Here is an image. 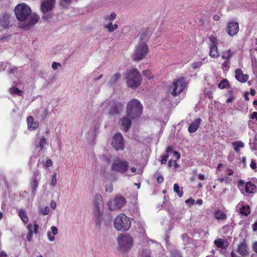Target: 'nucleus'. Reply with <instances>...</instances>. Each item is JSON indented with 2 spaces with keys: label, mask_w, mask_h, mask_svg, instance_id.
<instances>
[{
  "label": "nucleus",
  "mask_w": 257,
  "mask_h": 257,
  "mask_svg": "<svg viewBox=\"0 0 257 257\" xmlns=\"http://www.w3.org/2000/svg\"><path fill=\"white\" fill-rule=\"evenodd\" d=\"M226 173L227 175L231 176L233 174V171L231 169H228L226 170Z\"/></svg>",
  "instance_id": "0e129e2a"
},
{
  "label": "nucleus",
  "mask_w": 257,
  "mask_h": 257,
  "mask_svg": "<svg viewBox=\"0 0 257 257\" xmlns=\"http://www.w3.org/2000/svg\"><path fill=\"white\" fill-rule=\"evenodd\" d=\"M232 145L233 147L234 151L236 153H238L240 151V149L244 147V144L240 141L232 142Z\"/></svg>",
  "instance_id": "bb28decb"
},
{
  "label": "nucleus",
  "mask_w": 257,
  "mask_h": 257,
  "mask_svg": "<svg viewBox=\"0 0 257 257\" xmlns=\"http://www.w3.org/2000/svg\"><path fill=\"white\" fill-rule=\"evenodd\" d=\"M0 257H8L7 253L4 251H0Z\"/></svg>",
  "instance_id": "69168bd1"
},
{
  "label": "nucleus",
  "mask_w": 257,
  "mask_h": 257,
  "mask_svg": "<svg viewBox=\"0 0 257 257\" xmlns=\"http://www.w3.org/2000/svg\"><path fill=\"white\" fill-rule=\"evenodd\" d=\"M44 165L47 168L52 166V161L50 159L47 160Z\"/></svg>",
  "instance_id": "603ef678"
},
{
  "label": "nucleus",
  "mask_w": 257,
  "mask_h": 257,
  "mask_svg": "<svg viewBox=\"0 0 257 257\" xmlns=\"http://www.w3.org/2000/svg\"><path fill=\"white\" fill-rule=\"evenodd\" d=\"M126 203L125 198L120 195H116L113 199H110L106 206L110 211H117L123 207Z\"/></svg>",
  "instance_id": "6e6552de"
},
{
  "label": "nucleus",
  "mask_w": 257,
  "mask_h": 257,
  "mask_svg": "<svg viewBox=\"0 0 257 257\" xmlns=\"http://www.w3.org/2000/svg\"><path fill=\"white\" fill-rule=\"evenodd\" d=\"M249 117L251 119H255L257 120V112H253L250 115Z\"/></svg>",
  "instance_id": "bf43d9fd"
},
{
  "label": "nucleus",
  "mask_w": 257,
  "mask_h": 257,
  "mask_svg": "<svg viewBox=\"0 0 257 257\" xmlns=\"http://www.w3.org/2000/svg\"><path fill=\"white\" fill-rule=\"evenodd\" d=\"M31 9L26 4L18 5L15 8V13L18 20L25 21L23 28L29 29L34 27L38 22L39 16L36 13H31Z\"/></svg>",
  "instance_id": "f257e3e1"
},
{
  "label": "nucleus",
  "mask_w": 257,
  "mask_h": 257,
  "mask_svg": "<svg viewBox=\"0 0 257 257\" xmlns=\"http://www.w3.org/2000/svg\"><path fill=\"white\" fill-rule=\"evenodd\" d=\"M9 15L8 14H4L0 19V24L4 28H7L9 25Z\"/></svg>",
  "instance_id": "a878e982"
},
{
  "label": "nucleus",
  "mask_w": 257,
  "mask_h": 257,
  "mask_svg": "<svg viewBox=\"0 0 257 257\" xmlns=\"http://www.w3.org/2000/svg\"><path fill=\"white\" fill-rule=\"evenodd\" d=\"M27 121L29 130H34L38 127V123L36 121H34L33 117L31 116L27 117Z\"/></svg>",
  "instance_id": "b1692460"
},
{
  "label": "nucleus",
  "mask_w": 257,
  "mask_h": 257,
  "mask_svg": "<svg viewBox=\"0 0 257 257\" xmlns=\"http://www.w3.org/2000/svg\"><path fill=\"white\" fill-rule=\"evenodd\" d=\"M143 107L137 99L130 100L127 105L126 114L132 119L140 117L143 112Z\"/></svg>",
  "instance_id": "f03ea898"
},
{
  "label": "nucleus",
  "mask_w": 257,
  "mask_h": 257,
  "mask_svg": "<svg viewBox=\"0 0 257 257\" xmlns=\"http://www.w3.org/2000/svg\"><path fill=\"white\" fill-rule=\"evenodd\" d=\"M209 55L213 58H217L219 56L218 49L216 45H210Z\"/></svg>",
  "instance_id": "7c9ffc66"
},
{
  "label": "nucleus",
  "mask_w": 257,
  "mask_h": 257,
  "mask_svg": "<svg viewBox=\"0 0 257 257\" xmlns=\"http://www.w3.org/2000/svg\"><path fill=\"white\" fill-rule=\"evenodd\" d=\"M252 229L254 231H257V222L252 225Z\"/></svg>",
  "instance_id": "338daca9"
},
{
  "label": "nucleus",
  "mask_w": 257,
  "mask_h": 257,
  "mask_svg": "<svg viewBox=\"0 0 257 257\" xmlns=\"http://www.w3.org/2000/svg\"><path fill=\"white\" fill-rule=\"evenodd\" d=\"M186 87V82L184 78L174 80L170 85L168 91L173 96H177L183 91Z\"/></svg>",
  "instance_id": "0eeeda50"
},
{
  "label": "nucleus",
  "mask_w": 257,
  "mask_h": 257,
  "mask_svg": "<svg viewBox=\"0 0 257 257\" xmlns=\"http://www.w3.org/2000/svg\"><path fill=\"white\" fill-rule=\"evenodd\" d=\"M125 80L128 87L136 88L142 82L141 75L137 69H133L126 73Z\"/></svg>",
  "instance_id": "20e7f679"
},
{
  "label": "nucleus",
  "mask_w": 257,
  "mask_h": 257,
  "mask_svg": "<svg viewBox=\"0 0 257 257\" xmlns=\"http://www.w3.org/2000/svg\"><path fill=\"white\" fill-rule=\"evenodd\" d=\"M56 202L54 201V200H52L51 201V204H50V206H51V207L53 209H55L56 207Z\"/></svg>",
  "instance_id": "680f3d73"
},
{
  "label": "nucleus",
  "mask_w": 257,
  "mask_h": 257,
  "mask_svg": "<svg viewBox=\"0 0 257 257\" xmlns=\"http://www.w3.org/2000/svg\"><path fill=\"white\" fill-rule=\"evenodd\" d=\"M18 216L20 217L22 221L26 224L29 221V218L26 211L22 208H20L17 210Z\"/></svg>",
  "instance_id": "393cba45"
},
{
  "label": "nucleus",
  "mask_w": 257,
  "mask_h": 257,
  "mask_svg": "<svg viewBox=\"0 0 257 257\" xmlns=\"http://www.w3.org/2000/svg\"><path fill=\"white\" fill-rule=\"evenodd\" d=\"M10 92L12 95L21 96L22 94V92L21 90L19 89L18 88L14 87H12L10 89Z\"/></svg>",
  "instance_id": "c9c22d12"
},
{
  "label": "nucleus",
  "mask_w": 257,
  "mask_h": 257,
  "mask_svg": "<svg viewBox=\"0 0 257 257\" xmlns=\"http://www.w3.org/2000/svg\"><path fill=\"white\" fill-rule=\"evenodd\" d=\"M202 65V63L200 61L196 62L192 64V68L193 69H197L200 68Z\"/></svg>",
  "instance_id": "37998d69"
},
{
  "label": "nucleus",
  "mask_w": 257,
  "mask_h": 257,
  "mask_svg": "<svg viewBox=\"0 0 257 257\" xmlns=\"http://www.w3.org/2000/svg\"><path fill=\"white\" fill-rule=\"evenodd\" d=\"M239 31L238 24L236 22H230L227 24L226 32L228 35L233 37L236 35Z\"/></svg>",
  "instance_id": "dca6fc26"
},
{
  "label": "nucleus",
  "mask_w": 257,
  "mask_h": 257,
  "mask_svg": "<svg viewBox=\"0 0 257 257\" xmlns=\"http://www.w3.org/2000/svg\"><path fill=\"white\" fill-rule=\"evenodd\" d=\"M233 52L229 49L222 53V58L223 59H226L227 60H229L233 55Z\"/></svg>",
  "instance_id": "f704fd0d"
},
{
  "label": "nucleus",
  "mask_w": 257,
  "mask_h": 257,
  "mask_svg": "<svg viewBox=\"0 0 257 257\" xmlns=\"http://www.w3.org/2000/svg\"><path fill=\"white\" fill-rule=\"evenodd\" d=\"M120 74L116 73L110 76L107 78V83L109 85H112L114 84L116 81L120 78Z\"/></svg>",
  "instance_id": "cd10ccee"
},
{
  "label": "nucleus",
  "mask_w": 257,
  "mask_h": 257,
  "mask_svg": "<svg viewBox=\"0 0 257 257\" xmlns=\"http://www.w3.org/2000/svg\"><path fill=\"white\" fill-rule=\"evenodd\" d=\"M238 188L243 194H249L255 191L256 186L254 184L250 182H244L240 180L238 182Z\"/></svg>",
  "instance_id": "f8f14e48"
},
{
  "label": "nucleus",
  "mask_w": 257,
  "mask_h": 257,
  "mask_svg": "<svg viewBox=\"0 0 257 257\" xmlns=\"http://www.w3.org/2000/svg\"><path fill=\"white\" fill-rule=\"evenodd\" d=\"M172 257H182L180 252L177 251H174L172 253Z\"/></svg>",
  "instance_id": "5fc2aeb1"
},
{
  "label": "nucleus",
  "mask_w": 257,
  "mask_h": 257,
  "mask_svg": "<svg viewBox=\"0 0 257 257\" xmlns=\"http://www.w3.org/2000/svg\"><path fill=\"white\" fill-rule=\"evenodd\" d=\"M229 83L227 79H222L220 83L218 84V87L221 89L227 88L229 87Z\"/></svg>",
  "instance_id": "72a5a7b5"
},
{
  "label": "nucleus",
  "mask_w": 257,
  "mask_h": 257,
  "mask_svg": "<svg viewBox=\"0 0 257 257\" xmlns=\"http://www.w3.org/2000/svg\"><path fill=\"white\" fill-rule=\"evenodd\" d=\"M253 248L254 251L257 253V242H255L253 243Z\"/></svg>",
  "instance_id": "774afa93"
},
{
  "label": "nucleus",
  "mask_w": 257,
  "mask_h": 257,
  "mask_svg": "<svg viewBox=\"0 0 257 257\" xmlns=\"http://www.w3.org/2000/svg\"><path fill=\"white\" fill-rule=\"evenodd\" d=\"M48 114V109L47 108H44L42 110V114H41V116L43 118H45V117H46L47 116Z\"/></svg>",
  "instance_id": "8fccbe9b"
},
{
  "label": "nucleus",
  "mask_w": 257,
  "mask_h": 257,
  "mask_svg": "<svg viewBox=\"0 0 257 257\" xmlns=\"http://www.w3.org/2000/svg\"><path fill=\"white\" fill-rule=\"evenodd\" d=\"M57 182V173H54L52 176V179L51 181L50 182V185L54 187L55 185L56 184Z\"/></svg>",
  "instance_id": "ea45409f"
},
{
  "label": "nucleus",
  "mask_w": 257,
  "mask_h": 257,
  "mask_svg": "<svg viewBox=\"0 0 257 257\" xmlns=\"http://www.w3.org/2000/svg\"><path fill=\"white\" fill-rule=\"evenodd\" d=\"M236 210L239 214L247 216L250 213V207L243 202H239L236 206Z\"/></svg>",
  "instance_id": "2eb2a0df"
},
{
  "label": "nucleus",
  "mask_w": 257,
  "mask_h": 257,
  "mask_svg": "<svg viewBox=\"0 0 257 257\" xmlns=\"http://www.w3.org/2000/svg\"><path fill=\"white\" fill-rule=\"evenodd\" d=\"M148 53L149 48L146 43L140 42L134 49L133 59L136 61H140L146 58Z\"/></svg>",
  "instance_id": "423d86ee"
},
{
  "label": "nucleus",
  "mask_w": 257,
  "mask_h": 257,
  "mask_svg": "<svg viewBox=\"0 0 257 257\" xmlns=\"http://www.w3.org/2000/svg\"><path fill=\"white\" fill-rule=\"evenodd\" d=\"M121 128L124 132H127L130 127L132 121L126 116L122 117L119 122Z\"/></svg>",
  "instance_id": "aec40b11"
},
{
  "label": "nucleus",
  "mask_w": 257,
  "mask_h": 257,
  "mask_svg": "<svg viewBox=\"0 0 257 257\" xmlns=\"http://www.w3.org/2000/svg\"><path fill=\"white\" fill-rule=\"evenodd\" d=\"M168 159H169V157H167V154L164 155L161 160V164H164L166 163Z\"/></svg>",
  "instance_id": "6e6d98bb"
},
{
  "label": "nucleus",
  "mask_w": 257,
  "mask_h": 257,
  "mask_svg": "<svg viewBox=\"0 0 257 257\" xmlns=\"http://www.w3.org/2000/svg\"><path fill=\"white\" fill-rule=\"evenodd\" d=\"M33 236V232L29 231L27 235V239L28 241H31Z\"/></svg>",
  "instance_id": "4d7b16f0"
},
{
  "label": "nucleus",
  "mask_w": 257,
  "mask_h": 257,
  "mask_svg": "<svg viewBox=\"0 0 257 257\" xmlns=\"http://www.w3.org/2000/svg\"><path fill=\"white\" fill-rule=\"evenodd\" d=\"M50 231H48L47 236L49 241L53 242L55 240V235L58 234V228L54 226L51 227Z\"/></svg>",
  "instance_id": "5701e85b"
},
{
  "label": "nucleus",
  "mask_w": 257,
  "mask_h": 257,
  "mask_svg": "<svg viewBox=\"0 0 257 257\" xmlns=\"http://www.w3.org/2000/svg\"><path fill=\"white\" fill-rule=\"evenodd\" d=\"M18 68L16 67H13L12 68H10V72L9 73H11V74H15L17 72V70H18Z\"/></svg>",
  "instance_id": "864d4df0"
},
{
  "label": "nucleus",
  "mask_w": 257,
  "mask_h": 257,
  "mask_svg": "<svg viewBox=\"0 0 257 257\" xmlns=\"http://www.w3.org/2000/svg\"><path fill=\"white\" fill-rule=\"evenodd\" d=\"M195 200L192 199V198H190L185 200V203L188 204L189 206L192 205L195 203Z\"/></svg>",
  "instance_id": "de8ad7c7"
},
{
  "label": "nucleus",
  "mask_w": 257,
  "mask_h": 257,
  "mask_svg": "<svg viewBox=\"0 0 257 257\" xmlns=\"http://www.w3.org/2000/svg\"><path fill=\"white\" fill-rule=\"evenodd\" d=\"M250 167H251V169H252L253 170L255 169L256 168V163L253 160H251V163L250 164Z\"/></svg>",
  "instance_id": "13d9d810"
},
{
  "label": "nucleus",
  "mask_w": 257,
  "mask_h": 257,
  "mask_svg": "<svg viewBox=\"0 0 257 257\" xmlns=\"http://www.w3.org/2000/svg\"><path fill=\"white\" fill-rule=\"evenodd\" d=\"M46 139L44 137H42L41 138H40L38 143L36 146V149L38 150V151H41L44 147V146L46 145Z\"/></svg>",
  "instance_id": "2f4dec72"
},
{
  "label": "nucleus",
  "mask_w": 257,
  "mask_h": 257,
  "mask_svg": "<svg viewBox=\"0 0 257 257\" xmlns=\"http://www.w3.org/2000/svg\"><path fill=\"white\" fill-rule=\"evenodd\" d=\"M93 213L95 217L99 220L103 213V201L101 194L97 193L93 200Z\"/></svg>",
  "instance_id": "1a4fd4ad"
},
{
  "label": "nucleus",
  "mask_w": 257,
  "mask_h": 257,
  "mask_svg": "<svg viewBox=\"0 0 257 257\" xmlns=\"http://www.w3.org/2000/svg\"><path fill=\"white\" fill-rule=\"evenodd\" d=\"M128 168V162L120 159H117L114 161L111 166L112 171L122 174L127 173Z\"/></svg>",
  "instance_id": "9d476101"
},
{
  "label": "nucleus",
  "mask_w": 257,
  "mask_h": 257,
  "mask_svg": "<svg viewBox=\"0 0 257 257\" xmlns=\"http://www.w3.org/2000/svg\"><path fill=\"white\" fill-rule=\"evenodd\" d=\"M155 177L157 179L158 183H162L164 181V177L160 172H156L154 174Z\"/></svg>",
  "instance_id": "58836bf2"
},
{
  "label": "nucleus",
  "mask_w": 257,
  "mask_h": 257,
  "mask_svg": "<svg viewBox=\"0 0 257 257\" xmlns=\"http://www.w3.org/2000/svg\"><path fill=\"white\" fill-rule=\"evenodd\" d=\"M167 157H169V159H171L173 161V165L175 168L178 167L176 162L180 158L179 154L176 151H172L170 148H168L166 151Z\"/></svg>",
  "instance_id": "f3484780"
},
{
  "label": "nucleus",
  "mask_w": 257,
  "mask_h": 257,
  "mask_svg": "<svg viewBox=\"0 0 257 257\" xmlns=\"http://www.w3.org/2000/svg\"><path fill=\"white\" fill-rule=\"evenodd\" d=\"M122 104L118 103L116 104L113 101L106 100L104 101L100 105V107L105 110H107L110 115H114L118 114L119 111L118 107H121Z\"/></svg>",
  "instance_id": "9b49d317"
},
{
  "label": "nucleus",
  "mask_w": 257,
  "mask_h": 257,
  "mask_svg": "<svg viewBox=\"0 0 257 257\" xmlns=\"http://www.w3.org/2000/svg\"><path fill=\"white\" fill-rule=\"evenodd\" d=\"M235 78L241 83L246 82L249 79V76L246 74H244L241 69L237 68L235 70Z\"/></svg>",
  "instance_id": "6ab92c4d"
},
{
  "label": "nucleus",
  "mask_w": 257,
  "mask_h": 257,
  "mask_svg": "<svg viewBox=\"0 0 257 257\" xmlns=\"http://www.w3.org/2000/svg\"><path fill=\"white\" fill-rule=\"evenodd\" d=\"M137 171V170L136 168H135L134 167H132L131 168V173H130L127 172V173H125V174L126 176H131L133 175L134 173H136Z\"/></svg>",
  "instance_id": "49530a36"
},
{
  "label": "nucleus",
  "mask_w": 257,
  "mask_h": 257,
  "mask_svg": "<svg viewBox=\"0 0 257 257\" xmlns=\"http://www.w3.org/2000/svg\"><path fill=\"white\" fill-rule=\"evenodd\" d=\"M215 245L219 248H224V241L221 238H217L215 239L214 241Z\"/></svg>",
  "instance_id": "e433bc0d"
},
{
  "label": "nucleus",
  "mask_w": 257,
  "mask_h": 257,
  "mask_svg": "<svg viewBox=\"0 0 257 257\" xmlns=\"http://www.w3.org/2000/svg\"><path fill=\"white\" fill-rule=\"evenodd\" d=\"M41 179V173L38 170L34 171L31 183V188L33 195H35L36 189L39 185V182Z\"/></svg>",
  "instance_id": "4468645a"
},
{
  "label": "nucleus",
  "mask_w": 257,
  "mask_h": 257,
  "mask_svg": "<svg viewBox=\"0 0 257 257\" xmlns=\"http://www.w3.org/2000/svg\"><path fill=\"white\" fill-rule=\"evenodd\" d=\"M116 18V14L114 12H111L109 15H105L104 19L106 22H111L114 20Z\"/></svg>",
  "instance_id": "4c0bfd02"
},
{
  "label": "nucleus",
  "mask_w": 257,
  "mask_h": 257,
  "mask_svg": "<svg viewBox=\"0 0 257 257\" xmlns=\"http://www.w3.org/2000/svg\"><path fill=\"white\" fill-rule=\"evenodd\" d=\"M55 0H44L41 4V11L43 13L50 11L54 6Z\"/></svg>",
  "instance_id": "a211bd4d"
},
{
  "label": "nucleus",
  "mask_w": 257,
  "mask_h": 257,
  "mask_svg": "<svg viewBox=\"0 0 257 257\" xmlns=\"http://www.w3.org/2000/svg\"><path fill=\"white\" fill-rule=\"evenodd\" d=\"M210 42L211 43V45H216L218 43L217 38L214 36H210L209 37Z\"/></svg>",
  "instance_id": "79ce46f5"
},
{
  "label": "nucleus",
  "mask_w": 257,
  "mask_h": 257,
  "mask_svg": "<svg viewBox=\"0 0 257 257\" xmlns=\"http://www.w3.org/2000/svg\"><path fill=\"white\" fill-rule=\"evenodd\" d=\"M198 178L200 180H204L205 179V176L202 174H198Z\"/></svg>",
  "instance_id": "e2e57ef3"
},
{
  "label": "nucleus",
  "mask_w": 257,
  "mask_h": 257,
  "mask_svg": "<svg viewBox=\"0 0 257 257\" xmlns=\"http://www.w3.org/2000/svg\"><path fill=\"white\" fill-rule=\"evenodd\" d=\"M201 121L202 120L200 118L195 119L194 121L191 122L189 125L188 127V131L191 133L195 132L199 127Z\"/></svg>",
  "instance_id": "4be33fe9"
},
{
  "label": "nucleus",
  "mask_w": 257,
  "mask_h": 257,
  "mask_svg": "<svg viewBox=\"0 0 257 257\" xmlns=\"http://www.w3.org/2000/svg\"><path fill=\"white\" fill-rule=\"evenodd\" d=\"M39 211L40 212L44 215H48L49 213V209L47 206L40 208Z\"/></svg>",
  "instance_id": "a19ab883"
},
{
  "label": "nucleus",
  "mask_w": 257,
  "mask_h": 257,
  "mask_svg": "<svg viewBox=\"0 0 257 257\" xmlns=\"http://www.w3.org/2000/svg\"><path fill=\"white\" fill-rule=\"evenodd\" d=\"M111 145L116 150H122L124 148V140L122 135L117 133L112 138Z\"/></svg>",
  "instance_id": "ddd939ff"
},
{
  "label": "nucleus",
  "mask_w": 257,
  "mask_h": 257,
  "mask_svg": "<svg viewBox=\"0 0 257 257\" xmlns=\"http://www.w3.org/2000/svg\"><path fill=\"white\" fill-rule=\"evenodd\" d=\"M105 190L106 192H111L113 190V186L111 183H109L106 185Z\"/></svg>",
  "instance_id": "a18cd8bd"
},
{
  "label": "nucleus",
  "mask_w": 257,
  "mask_h": 257,
  "mask_svg": "<svg viewBox=\"0 0 257 257\" xmlns=\"http://www.w3.org/2000/svg\"><path fill=\"white\" fill-rule=\"evenodd\" d=\"M39 228V225L37 224H35L34 225V232L37 233L38 232V229Z\"/></svg>",
  "instance_id": "052dcab7"
},
{
  "label": "nucleus",
  "mask_w": 257,
  "mask_h": 257,
  "mask_svg": "<svg viewBox=\"0 0 257 257\" xmlns=\"http://www.w3.org/2000/svg\"><path fill=\"white\" fill-rule=\"evenodd\" d=\"M142 256L143 257H151L150 250L147 249L144 250L142 252Z\"/></svg>",
  "instance_id": "09e8293b"
},
{
  "label": "nucleus",
  "mask_w": 257,
  "mask_h": 257,
  "mask_svg": "<svg viewBox=\"0 0 257 257\" xmlns=\"http://www.w3.org/2000/svg\"><path fill=\"white\" fill-rule=\"evenodd\" d=\"M214 217L217 220H223L226 219L227 216L225 213L220 210H218L214 212Z\"/></svg>",
  "instance_id": "c85d7f7f"
},
{
  "label": "nucleus",
  "mask_w": 257,
  "mask_h": 257,
  "mask_svg": "<svg viewBox=\"0 0 257 257\" xmlns=\"http://www.w3.org/2000/svg\"><path fill=\"white\" fill-rule=\"evenodd\" d=\"M117 242L120 250L127 252L132 248L134 240L132 237L128 234H119L117 237Z\"/></svg>",
  "instance_id": "39448f33"
},
{
  "label": "nucleus",
  "mask_w": 257,
  "mask_h": 257,
  "mask_svg": "<svg viewBox=\"0 0 257 257\" xmlns=\"http://www.w3.org/2000/svg\"><path fill=\"white\" fill-rule=\"evenodd\" d=\"M61 64L59 63L53 62L52 64V68L54 70H56L58 67H60Z\"/></svg>",
  "instance_id": "3c124183"
},
{
  "label": "nucleus",
  "mask_w": 257,
  "mask_h": 257,
  "mask_svg": "<svg viewBox=\"0 0 257 257\" xmlns=\"http://www.w3.org/2000/svg\"><path fill=\"white\" fill-rule=\"evenodd\" d=\"M173 190L174 192L177 194L179 197H181L183 195V191L182 188H180L178 184H175L173 187Z\"/></svg>",
  "instance_id": "473e14b6"
},
{
  "label": "nucleus",
  "mask_w": 257,
  "mask_h": 257,
  "mask_svg": "<svg viewBox=\"0 0 257 257\" xmlns=\"http://www.w3.org/2000/svg\"><path fill=\"white\" fill-rule=\"evenodd\" d=\"M113 224L117 230L125 231L131 227L132 221L124 213H121L117 215L114 219Z\"/></svg>",
  "instance_id": "7ed1b4c3"
},
{
  "label": "nucleus",
  "mask_w": 257,
  "mask_h": 257,
  "mask_svg": "<svg viewBox=\"0 0 257 257\" xmlns=\"http://www.w3.org/2000/svg\"><path fill=\"white\" fill-rule=\"evenodd\" d=\"M104 27L108 32H112L118 28V25L116 24H112L111 22L104 24Z\"/></svg>",
  "instance_id": "c756f323"
},
{
  "label": "nucleus",
  "mask_w": 257,
  "mask_h": 257,
  "mask_svg": "<svg viewBox=\"0 0 257 257\" xmlns=\"http://www.w3.org/2000/svg\"><path fill=\"white\" fill-rule=\"evenodd\" d=\"M143 73L146 77H147L149 79H151L153 77L151 71L149 70L144 71L143 72Z\"/></svg>",
  "instance_id": "c03bdc74"
},
{
  "label": "nucleus",
  "mask_w": 257,
  "mask_h": 257,
  "mask_svg": "<svg viewBox=\"0 0 257 257\" xmlns=\"http://www.w3.org/2000/svg\"><path fill=\"white\" fill-rule=\"evenodd\" d=\"M237 251L242 256H245L248 254V247L245 240H243L238 244Z\"/></svg>",
  "instance_id": "412c9836"
}]
</instances>
